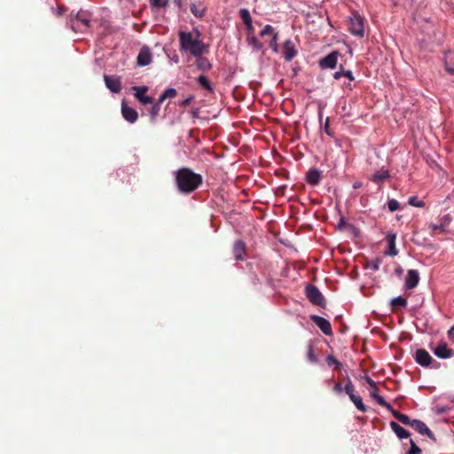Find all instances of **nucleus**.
<instances>
[{"instance_id":"f257e3e1","label":"nucleus","mask_w":454,"mask_h":454,"mask_svg":"<svg viewBox=\"0 0 454 454\" xmlns=\"http://www.w3.org/2000/svg\"><path fill=\"white\" fill-rule=\"evenodd\" d=\"M200 32L193 28L190 32L180 31L179 42L181 51H187L194 57L203 55L207 51V46L200 40Z\"/></svg>"},{"instance_id":"f03ea898","label":"nucleus","mask_w":454,"mask_h":454,"mask_svg":"<svg viewBox=\"0 0 454 454\" xmlns=\"http://www.w3.org/2000/svg\"><path fill=\"white\" fill-rule=\"evenodd\" d=\"M176 182L181 192L190 193L201 184L202 176L184 168L176 172Z\"/></svg>"},{"instance_id":"7ed1b4c3","label":"nucleus","mask_w":454,"mask_h":454,"mask_svg":"<svg viewBox=\"0 0 454 454\" xmlns=\"http://www.w3.org/2000/svg\"><path fill=\"white\" fill-rule=\"evenodd\" d=\"M348 31L358 38L364 35V18L356 12L348 16Z\"/></svg>"},{"instance_id":"20e7f679","label":"nucleus","mask_w":454,"mask_h":454,"mask_svg":"<svg viewBox=\"0 0 454 454\" xmlns=\"http://www.w3.org/2000/svg\"><path fill=\"white\" fill-rule=\"evenodd\" d=\"M90 19L82 12H79L71 20V27L74 31L83 32L90 27Z\"/></svg>"},{"instance_id":"39448f33","label":"nucleus","mask_w":454,"mask_h":454,"mask_svg":"<svg viewBox=\"0 0 454 454\" xmlns=\"http://www.w3.org/2000/svg\"><path fill=\"white\" fill-rule=\"evenodd\" d=\"M415 361L424 367L431 365V364L434 362L430 354L427 350L422 348H419L416 351ZM438 364H439L436 361H434V364L433 365V367H437Z\"/></svg>"},{"instance_id":"423d86ee","label":"nucleus","mask_w":454,"mask_h":454,"mask_svg":"<svg viewBox=\"0 0 454 454\" xmlns=\"http://www.w3.org/2000/svg\"><path fill=\"white\" fill-rule=\"evenodd\" d=\"M306 295L313 304L321 305L324 301V296L315 286L309 285L306 287Z\"/></svg>"},{"instance_id":"0eeeda50","label":"nucleus","mask_w":454,"mask_h":454,"mask_svg":"<svg viewBox=\"0 0 454 454\" xmlns=\"http://www.w3.org/2000/svg\"><path fill=\"white\" fill-rule=\"evenodd\" d=\"M311 319L325 335L331 336L333 334L331 324L327 319L317 315H312Z\"/></svg>"},{"instance_id":"6e6552de","label":"nucleus","mask_w":454,"mask_h":454,"mask_svg":"<svg viewBox=\"0 0 454 454\" xmlns=\"http://www.w3.org/2000/svg\"><path fill=\"white\" fill-rule=\"evenodd\" d=\"M419 282V274L417 270H409L404 280V288L406 290L414 289Z\"/></svg>"},{"instance_id":"1a4fd4ad","label":"nucleus","mask_w":454,"mask_h":454,"mask_svg":"<svg viewBox=\"0 0 454 454\" xmlns=\"http://www.w3.org/2000/svg\"><path fill=\"white\" fill-rule=\"evenodd\" d=\"M132 90L135 91V98L143 105L153 103V98L145 95L148 91V88L146 86H134L132 87Z\"/></svg>"},{"instance_id":"9d476101","label":"nucleus","mask_w":454,"mask_h":454,"mask_svg":"<svg viewBox=\"0 0 454 454\" xmlns=\"http://www.w3.org/2000/svg\"><path fill=\"white\" fill-rule=\"evenodd\" d=\"M104 81H105L106 86L107 87V89L110 91H112L114 93H118L121 91V79L119 77L109 76V75L105 74Z\"/></svg>"},{"instance_id":"9b49d317","label":"nucleus","mask_w":454,"mask_h":454,"mask_svg":"<svg viewBox=\"0 0 454 454\" xmlns=\"http://www.w3.org/2000/svg\"><path fill=\"white\" fill-rule=\"evenodd\" d=\"M338 56L337 51H332L319 61L320 67L322 68H334L338 61Z\"/></svg>"},{"instance_id":"f8f14e48","label":"nucleus","mask_w":454,"mask_h":454,"mask_svg":"<svg viewBox=\"0 0 454 454\" xmlns=\"http://www.w3.org/2000/svg\"><path fill=\"white\" fill-rule=\"evenodd\" d=\"M121 114L123 118L130 123H134L138 117L137 112L134 108L128 106L124 101L121 103Z\"/></svg>"},{"instance_id":"ddd939ff","label":"nucleus","mask_w":454,"mask_h":454,"mask_svg":"<svg viewBox=\"0 0 454 454\" xmlns=\"http://www.w3.org/2000/svg\"><path fill=\"white\" fill-rule=\"evenodd\" d=\"M433 352L440 359H447L453 355L452 350L447 347L446 343H440L433 349Z\"/></svg>"},{"instance_id":"4468645a","label":"nucleus","mask_w":454,"mask_h":454,"mask_svg":"<svg viewBox=\"0 0 454 454\" xmlns=\"http://www.w3.org/2000/svg\"><path fill=\"white\" fill-rule=\"evenodd\" d=\"M137 65L139 67H145L149 65L152 61V54L147 47H143L137 58Z\"/></svg>"},{"instance_id":"2eb2a0df","label":"nucleus","mask_w":454,"mask_h":454,"mask_svg":"<svg viewBox=\"0 0 454 454\" xmlns=\"http://www.w3.org/2000/svg\"><path fill=\"white\" fill-rule=\"evenodd\" d=\"M284 58L286 61H291L297 54L295 45L292 40H286L284 43Z\"/></svg>"},{"instance_id":"dca6fc26","label":"nucleus","mask_w":454,"mask_h":454,"mask_svg":"<svg viewBox=\"0 0 454 454\" xmlns=\"http://www.w3.org/2000/svg\"><path fill=\"white\" fill-rule=\"evenodd\" d=\"M411 427L417 431L419 434L422 435H427L430 438H433V434L431 430L427 427V426L421 420L412 419Z\"/></svg>"},{"instance_id":"f3484780","label":"nucleus","mask_w":454,"mask_h":454,"mask_svg":"<svg viewBox=\"0 0 454 454\" xmlns=\"http://www.w3.org/2000/svg\"><path fill=\"white\" fill-rule=\"evenodd\" d=\"M387 240V248L388 250L386 252L387 255L395 256L398 254V250L395 247V239L396 234L393 232H388L386 236Z\"/></svg>"},{"instance_id":"a211bd4d","label":"nucleus","mask_w":454,"mask_h":454,"mask_svg":"<svg viewBox=\"0 0 454 454\" xmlns=\"http://www.w3.org/2000/svg\"><path fill=\"white\" fill-rule=\"evenodd\" d=\"M245 243L241 240H237L233 246V254L236 260L242 261L245 258Z\"/></svg>"},{"instance_id":"6ab92c4d","label":"nucleus","mask_w":454,"mask_h":454,"mask_svg":"<svg viewBox=\"0 0 454 454\" xmlns=\"http://www.w3.org/2000/svg\"><path fill=\"white\" fill-rule=\"evenodd\" d=\"M389 425L391 429L395 432V434L399 439H407L410 436L409 432L405 428L401 427L398 423L391 421Z\"/></svg>"},{"instance_id":"aec40b11","label":"nucleus","mask_w":454,"mask_h":454,"mask_svg":"<svg viewBox=\"0 0 454 454\" xmlns=\"http://www.w3.org/2000/svg\"><path fill=\"white\" fill-rule=\"evenodd\" d=\"M321 180V173L319 170L312 168L309 169L307 173V182L309 184L316 185Z\"/></svg>"},{"instance_id":"412c9836","label":"nucleus","mask_w":454,"mask_h":454,"mask_svg":"<svg viewBox=\"0 0 454 454\" xmlns=\"http://www.w3.org/2000/svg\"><path fill=\"white\" fill-rule=\"evenodd\" d=\"M388 177H389L388 170L382 168L372 175L371 180L374 183L379 184V183H381L384 180L387 179Z\"/></svg>"},{"instance_id":"4be33fe9","label":"nucleus","mask_w":454,"mask_h":454,"mask_svg":"<svg viewBox=\"0 0 454 454\" xmlns=\"http://www.w3.org/2000/svg\"><path fill=\"white\" fill-rule=\"evenodd\" d=\"M449 223L450 220L448 219L446 223H430L428 227L434 233H443L446 231Z\"/></svg>"},{"instance_id":"5701e85b","label":"nucleus","mask_w":454,"mask_h":454,"mask_svg":"<svg viewBox=\"0 0 454 454\" xmlns=\"http://www.w3.org/2000/svg\"><path fill=\"white\" fill-rule=\"evenodd\" d=\"M349 399L352 401L355 406L362 412H365L367 411L366 406L364 404L363 399L360 395H351Z\"/></svg>"},{"instance_id":"b1692460","label":"nucleus","mask_w":454,"mask_h":454,"mask_svg":"<svg viewBox=\"0 0 454 454\" xmlns=\"http://www.w3.org/2000/svg\"><path fill=\"white\" fill-rule=\"evenodd\" d=\"M176 96V90L174 88H168L160 96V103H162L166 98H173Z\"/></svg>"},{"instance_id":"393cba45","label":"nucleus","mask_w":454,"mask_h":454,"mask_svg":"<svg viewBox=\"0 0 454 454\" xmlns=\"http://www.w3.org/2000/svg\"><path fill=\"white\" fill-rule=\"evenodd\" d=\"M394 417L403 425H411L412 419H411L405 414L400 413L399 411H395Z\"/></svg>"},{"instance_id":"a878e982","label":"nucleus","mask_w":454,"mask_h":454,"mask_svg":"<svg viewBox=\"0 0 454 454\" xmlns=\"http://www.w3.org/2000/svg\"><path fill=\"white\" fill-rule=\"evenodd\" d=\"M248 44L254 50L259 51L262 49V44L257 40L254 35H249L247 37Z\"/></svg>"},{"instance_id":"bb28decb","label":"nucleus","mask_w":454,"mask_h":454,"mask_svg":"<svg viewBox=\"0 0 454 454\" xmlns=\"http://www.w3.org/2000/svg\"><path fill=\"white\" fill-rule=\"evenodd\" d=\"M197 59V66L200 69L206 70L210 68V64L208 60L200 55L199 57H195Z\"/></svg>"},{"instance_id":"cd10ccee","label":"nucleus","mask_w":454,"mask_h":454,"mask_svg":"<svg viewBox=\"0 0 454 454\" xmlns=\"http://www.w3.org/2000/svg\"><path fill=\"white\" fill-rule=\"evenodd\" d=\"M198 82H199L200 85L202 88H204L205 90H207L208 91H212L213 90V88H212L208 79L205 75H200L198 77Z\"/></svg>"},{"instance_id":"c85d7f7f","label":"nucleus","mask_w":454,"mask_h":454,"mask_svg":"<svg viewBox=\"0 0 454 454\" xmlns=\"http://www.w3.org/2000/svg\"><path fill=\"white\" fill-rule=\"evenodd\" d=\"M391 305L393 307H405L407 305V300L402 296H397L391 300Z\"/></svg>"},{"instance_id":"c756f323","label":"nucleus","mask_w":454,"mask_h":454,"mask_svg":"<svg viewBox=\"0 0 454 454\" xmlns=\"http://www.w3.org/2000/svg\"><path fill=\"white\" fill-rule=\"evenodd\" d=\"M239 16H240L241 20H243L244 24L250 23L251 21H253L250 12L247 9H245V8L240 9Z\"/></svg>"},{"instance_id":"7c9ffc66","label":"nucleus","mask_w":454,"mask_h":454,"mask_svg":"<svg viewBox=\"0 0 454 454\" xmlns=\"http://www.w3.org/2000/svg\"><path fill=\"white\" fill-rule=\"evenodd\" d=\"M408 203L411 206L416 207H422L425 206V202L423 200H418L416 196H411L408 200Z\"/></svg>"},{"instance_id":"2f4dec72","label":"nucleus","mask_w":454,"mask_h":454,"mask_svg":"<svg viewBox=\"0 0 454 454\" xmlns=\"http://www.w3.org/2000/svg\"><path fill=\"white\" fill-rule=\"evenodd\" d=\"M161 104L162 103H160V99H158V101L153 106L150 111V115L152 119H155L158 116Z\"/></svg>"},{"instance_id":"473e14b6","label":"nucleus","mask_w":454,"mask_h":454,"mask_svg":"<svg viewBox=\"0 0 454 454\" xmlns=\"http://www.w3.org/2000/svg\"><path fill=\"white\" fill-rule=\"evenodd\" d=\"M378 403L380 405L385 407L387 411H389L392 413L393 416H394L395 411H397L396 410H395L392 407V405L389 403L386 402L384 398H379L378 399Z\"/></svg>"},{"instance_id":"72a5a7b5","label":"nucleus","mask_w":454,"mask_h":454,"mask_svg":"<svg viewBox=\"0 0 454 454\" xmlns=\"http://www.w3.org/2000/svg\"><path fill=\"white\" fill-rule=\"evenodd\" d=\"M191 12L195 17L198 18H201L205 15L204 9L198 8L195 4L191 6Z\"/></svg>"},{"instance_id":"f704fd0d","label":"nucleus","mask_w":454,"mask_h":454,"mask_svg":"<svg viewBox=\"0 0 454 454\" xmlns=\"http://www.w3.org/2000/svg\"><path fill=\"white\" fill-rule=\"evenodd\" d=\"M278 35L273 34V36L270 43V46L272 49V51L275 52H278Z\"/></svg>"},{"instance_id":"c9c22d12","label":"nucleus","mask_w":454,"mask_h":454,"mask_svg":"<svg viewBox=\"0 0 454 454\" xmlns=\"http://www.w3.org/2000/svg\"><path fill=\"white\" fill-rule=\"evenodd\" d=\"M387 207L389 211L395 212L399 208V202L395 199L388 200Z\"/></svg>"},{"instance_id":"e433bc0d","label":"nucleus","mask_w":454,"mask_h":454,"mask_svg":"<svg viewBox=\"0 0 454 454\" xmlns=\"http://www.w3.org/2000/svg\"><path fill=\"white\" fill-rule=\"evenodd\" d=\"M273 34H277V33L274 31V28L270 25H266L263 27V29L260 32L261 36H264L267 35H270L273 36Z\"/></svg>"},{"instance_id":"4c0bfd02","label":"nucleus","mask_w":454,"mask_h":454,"mask_svg":"<svg viewBox=\"0 0 454 454\" xmlns=\"http://www.w3.org/2000/svg\"><path fill=\"white\" fill-rule=\"evenodd\" d=\"M150 4L153 7H164L168 4V0H150Z\"/></svg>"},{"instance_id":"58836bf2","label":"nucleus","mask_w":454,"mask_h":454,"mask_svg":"<svg viewBox=\"0 0 454 454\" xmlns=\"http://www.w3.org/2000/svg\"><path fill=\"white\" fill-rule=\"evenodd\" d=\"M345 390V392L347 393V395L349 396V398L351 397V395H355L354 394V387H353V384L352 382L349 380L345 387L343 388Z\"/></svg>"},{"instance_id":"ea45409f","label":"nucleus","mask_w":454,"mask_h":454,"mask_svg":"<svg viewBox=\"0 0 454 454\" xmlns=\"http://www.w3.org/2000/svg\"><path fill=\"white\" fill-rule=\"evenodd\" d=\"M421 450L419 447H418L415 442L411 440V449L408 451V454H420Z\"/></svg>"},{"instance_id":"a19ab883","label":"nucleus","mask_w":454,"mask_h":454,"mask_svg":"<svg viewBox=\"0 0 454 454\" xmlns=\"http://www.w3.org/2000/svg\"><path fill=\"white\" fill-rule=\"evenodd\" d=\"M193 100V96H189L186 98L180 100L178 102V106H187Z\"/></svg>"},{"instance_id":"79ce46f5","label":"nucleus","mask_w":454,"mask_h":454,"mask_svg":"<svg viewBox=\"0 0 454 454\" xmlns=\"http://www.w3.org/2000/svg\"><path fill=\"white\" fill-rule=\"evenodd\" d=\"M378 391H379V389H378V387H375V388H372V390H371V396H372V398H374V399L376 400V402H377V403H378V399H379V398H383L381 395H380L378 394Z\"/></svg>"},{"instance_id":"37998d69","label":"nucleus","mask_w":454,"mask_h":454,"mask_svg":"<svg viewBox=\"0 0 454 454\" xmlns=\"http://www.w3.org/2000/svg\"><path fill=\"white\" fill-rule=\"evenodd\" d=\"M308 358L312 363H315L317 361V356L314 355L311 348L308 352Z\"/></svg>"},{"instance_id":"c03bdc74","label":"nucleus","mask_w":454,"mask_h":454,"mask_svg":"<svg viewBox=\"0 0 454 454\" xmlns=\"http://www.w3.org/2000/svg\"><path fill=\"white\" fill-rule=\"evenodd\" d=\"M445 69L446 71L450 74H453L454 75V65L453 66H450L449 63H445Z\"/></svg>"},{"instance_id":"a18cd8bd","label":"nucleus","mask_w":454,"mask_h":454,"mask_svg":"<svg viewBox=\"0 0 454 454\" xmlns=\"http://www.w3.org/2000/svg\"><path fill=\"white\" fill-rule=\"evenodd\" d=\"M333 390H334L335 392H337V393H341L344 389H343V387H342L341 384H340V383H336V384L334 385V387H333Z\"/></svg>"},{"instance_id":"49530a36","label":"nucleus","mask_w":454,"mask_h":454,"mask_svg":"<svg viewBox=\"0 0 454 454\" xmlns=\"http://www.w3.org/2000/svg\"><path fill=\"white\" fill-rule=\"evenodd\" d=\"M327 362L329 364H339L338 361L332 356H329L327 357Z\"/></svg>"},{"instance_id":"de8ad7c7","label":"nucleus","mask_w":454,"mask_h":454,"mask_svg":"<svg viewBox=\"0 0 454 454\" xmlns=\"http://www.w3.org/2000/svg\"><path fill=\"white\" fill-rule=\"evenodd\" d=\"M345 74V71H338V72H335L334 74H333V77L334 79H340V77L344 76Z\"/></svg>"},{"instance_id":"09e8293b","label":"nucleus","mask_w":454,"mask_h":454,"mask_svg":"<svg viewBox=\"0 0 454 454\" xmlns=\"http://www.w3.org/2000/svg\"><path fill=\"white\" fill-rule=\"evenodd\" d=\"M245 25L249 34H252L254 30L253 21H251L250 23H245Z\"/></svg>"},{"instance_id":"8fccbe9b","label":"nucleus","mask_w":454,"mask_h":454,"mask_svg":"<svg viewBox=\"0 0 454 454\" xmlns=\"http://www.w3.org/2000/svg\"><path fill=\"white\" fill-rule=\"evenodd\" d=\"M344 76L348 77L349 81H353L354 80L353 74L349 70L348 71H345Z\"/></svg>"},{"instance_id":"3c124183","label":"nucleus","mask_w":454,"mask_h":454,"mask_svg":"<svg viewBox=\"0 0 454 454\" xmlns=\"http://www.w3.org/2000/svg\"><path fill=\"white\" fill-rule=\"evenodd\" d=\"M366 381H367V383L370 385V387H371L372 388H375V387H377V386H376V383H375V382H374L371 378H369V377H368V378L366 379Z\"/></svg>"},{"instance_id":"603ef678","label":"nucleus","mask_w":454,"mask_h":454,"mask_svg":"<svg viewBox=\"0 0 454 454\" xmlns=\"http://www.w3.org/2000/svg\"><path fill=\"white\" fill-rule=\"evenodd\" d=\"M448 336L450 339H452L454 337V325L449 329Z\"/></svg>"},{"instance_id":"864d4df0","label":"nucleus","mask_w":454,"mask_h":454,"mask_svg":"<svg viewBox=\"0 0 454 454\" xmlns=\"http://www.w3.org/2000/svg\"><path fill=\"white\" fill-rule=\"evenodd\" d=\"M362 186V183L361 182H356L353 184V188L354 189H358Z\"/></svg>"},{"instance_id":"5fc2aeb1","label":"nucleus","mask_w":454,"mask_h":454,"mask_svg":"<svg viewBox=\"0 0 454 454\" xmlns=\"http://www.w3.org/2000/svg\"><path fill=\"white\" fill-rule=\"evenodd\" d=\"M448 219L450 221V215H444V216L442 217V222H441V223H446V222H448Z\"/></svg>"},{"instance_id":"6e6d98bb","label":"nucleus","mask_w":454,"mask_h":454,"mask_svg":"<svg viewBox=\"0 0 454 454\" xmlns=\"http://www.w3.org/2000/svg\"><path fill=\"white\" fill-rule=\"evenodd\" d=\"M396 273H397L398 275H401V274L403 273V270H402V268H398V269H396Z\"/></svg>"},{"instance_id":"4d7b16f0","label":"nucleus","mask_w":454,"mask_h":454,"mask_svg":"<svg viewBox=\"0 0 454 454\" xmlns=\"http://www.w3.org/2000/svg\"><path fill=\"white\" fill-rule=\"evenodd\" d=\"M325 129V131L328 133V121H326Z\"/></svg>"},{"instance_id":"13d9d810","label":"nucleus","mask_w":454,"mask_h":454,"mask_svg":"<svg viewBox=\"0 0 454 454\" xmlns=\"http://www.w3.org/2000/svg\"><path fill=\"white\" fill-rule=\"evenodd\" d=\"M343 223H344V222H343V220L341 219V220H340V223H339V226L343 225Z\"/></svg>"},{"instance_id":"bf43d9fd","label":"nucleus","mask_w":454,"mask_h":454,"mask_svg":"<svg viewBox=\"0 0 454 454\" xmlns=\"http://www.w3.org/2000/svg\"><path fill=\"white\" fill-rule=\"evenodd\" d=\"M372 267H373L375 270H377V269H378V266H377V265H375V264H372Z\"/></svg>"},{"instance_id":"052dcab7","label":"nucleus","mask_w":454,"mask_h":454,"mask_svg":"<svg viewBox=\"0 0 454 454\" xmlns=\"http://www.w3.org/2000/svg\"><path fill=\"white\" fill-rule=\"evenodd\" d=\"M372 267H373L375 270H377V269H378V266H377V265H375V264H372Z\"/></svg>"},{"instance_id":"680f3d73","label":"nucleus","mask_w":454,"mask_h":454,"mask_svg":"<svg viewBox=\"0 0 454 454\" xmlns=\"http://www.w3.org/2000/svg\"><path fill=\"white\" fill-rule=\"evenodd\" d=\"M173 61L178 62V59H173Z\"/></svg>"},{"instance_id":"e2e57ef3","label":"nucleus","mask_w":454,"mask_h":454,"mask_svg":"<svg viewBox=\"0 0 454 454\" xmlns=\"http://www.w3.org/2000/svg\"><path fill=\"white\" fill-rule=\"evenodd\" d=\"M173 61L178 62V59H173Z\"/></svg>"}]
</instances>
